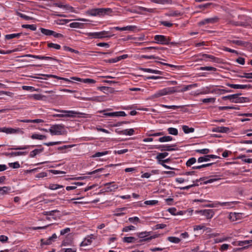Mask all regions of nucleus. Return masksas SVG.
Segmentation results:
<instances>
[{"instance_id": "f257e3e1", "label": "nucleus", "mask_w": 252, "mask_h": 252, "mask_svg": "<svg viewBox=\"0 0 252 252\" xmlns=\"http://www.w3.org/2000/svg\"><path fill=\"white\" fill-rule=\"evenodd\" d=\"M176 92L174 87H166L159 90L149 96L148 99L153 101H157L159 97L173 94Z\"/></svg>"}, {"instance_id": "f03ea898", "label": "nucleus", "mask_w": 252, "mask_h": 252, "mask_svg": "<svg viewBox=\"0 0 252 252\" xmlns=\"http://www.w3.org/2000/svg\"><path fill=\"white\" fill-rule=\"evenodd\" d=\"M49 132L52 135H62L65 133L66 130L63 125L56 124L50 126Z\"/></svg>"}, {"instance_id": "7ed1b4c3", "label": "nucleus", "mask_w": 252, "mask_h": 252, "mask_svg": "<svg viewBox=\"0 0 252 252\" xmlns=\"http://www.w3.org/2000/svg\"><path fill=\"white\" fill-rule=\"evenodd\" d=\"M112 9L109 8H94L88 10L87 14L92 16H104L112 12Z\"/></svg>"}, {"instance_id": "20e7f679", "label": "nucleus", "mask_w": 252, "mask_h": 252, "mask_svg": "<svg viewBox=\"0 0 252 252\" xmlns=\"http://www.w3.org/2000/svg\"><path fill=\"white\" fill-rule=\"evenodd\" d=\"M85 34L90 38L104 39L112 37L114 34H109V32L103 31L99 32H87Z\"/></svg>"}, {"instance_id": "39448f33", "label": "nucleus", "mask_w": 252, "mask_h": 252, "mask_svg": "<svg viewBox=\"0 0 252 252\" xmlns=\"http://www.w3.org/2000/svg\"><path fill=\"white\" fill-rule=\"evenodd\" d=\"M55 111L58 112L59 113L54 114L53 115L54 117L74 118L78 114V113L72 110L56 109Z\"/></svg>"}, {"instance_id": "423d86ee", "label": "nucleus", "mask_w": 252, "mask_h": 252, "mask_svg": "<svg viewBox=\"0 0 252 252\" xmlns=\"http://www.w3.org/2000/svg\"><path fill=\"white\" fill-rule=\"evenodd\" d=\"M0 132L5 133L7 134L22 133L23 131L20 128H12L7 127H3L0 128Z\"/></svg>"}, {"instance_id": "0eeeda50", "label": "nucleus", "mask_w": 252, "mask_h": 252, "mask_svg": "<svg viewBox=\"0 0 252 252\" xmlns=\"http://www.w3.org/2000/svg\"><path fill=\"white\" fill-rule=\"evenodd\" d=\"M154 40L156 43L161 45L168 44L170 40L169 37L163 35H156L154 37Z\"/></svg>"}, {"instance_id": "6e6552de", "label": "nucleus", "mask_w": 252, "mask_h": 252, "mask_svg": "<svg viewBox=\"0 0 252 252\" xmlns=\"http://www.w3.org/2000/svg\"><path fill=\"white\" fill-rule=\"evenodd\" d=\"M244 21H237V22H232L231 24L236 26H252V20L251 18L248 17H244Z\"/></svg>"}, {"instance_id": "1a4fd4ad", "label": "nucleus", "mask_w": 252, "mask_h": 252, "mask_svg": "<svg viewBox=\"0 0 252 252\" xmlns=\"http://www.w3.org/2000/svg\"><path fill=\"white\" fill-rule=\"evenodd\" d=\"M151 233V232L150 231H143L137 233L136 234L138 238L141 239V240H140L139 242H142L143 241H149L154 238V237L150 236Z\"/></svg>"}, {"instance_id": "9d476101", "label": "nucleus", "mask_w": 252, "mask_h": 252, "mask_svg": "<svg viewBox=\"0 0 252 252\" xmlns=\"http://www.w3.org/2000/svg\"><path fill=\"white\" fill-rule=\"evenodd\" d=\"M40 30L41 32L42 33H43V34H44L45 35H47V36L53 35L54 37H56V38H60V37H63V34L59 33H57L52 30L46 29L42 28H41L40 29Z\"/></svg>"}, {"instance_id": "9b49d317", "label": "nucleus", "mask_w": 252, "mask_h": 252, "mask_svg": "<svg viewBox=\"0 0 252 252\" xmlns=\"http://www.w3.org/2000/svg\"><path fill=\"white\" fill-rule=\"evenodd\" d=\"M219 18L217 16L204 19L198 23L199 26H202L206 24H212L217 23Z\"/></svg>"}, {"instance_id": "f8f14e48", "label": "nucleus", "mask_w": 252, "mask_h": 252, "mask_svg": "<svg viewBox=\"0 0 252 252\" xmlns=\"http://www.w3.org/2000/svg\"><path fill=\"white\" fill-rule=\"evenodd\" d=\"M195 213L200 214L201 215L205 216L207 219H211L214 215V213L212 210L206 209L199 211H196Z\"/></svg>"}, {"instance_id": "ddd939ff", "label": "nucleus", "mask_w": 252, "mask_h": 252, "mask_svg": "<svg viewBox=\"0 0 252 252\" xmlns=\"http://www.w3.org/2000/svg\"><path fill=\"white\" fill-rule=\"evenodd\" d=\"M226 85L231 88L234 89H250L252 88V85L250 84L241 85V84H232L227 83Z\"/></svg>"}, {"instance_id": "4468645a", "label": "nucleus", "mask_w": 252, "mask_h": 252, "mask_svg": "<svg viewBox=\"0 0 252 252\" xmlns=\"http://www.w3.org/2000/svg\"><path fill=\"white\" fill-rule=\"evenodd\" d=\"M244 216L243 213H230L229 215V219L232 221H235L241 220Z\"/></svg>"}, {"instance_id": "2eb2a0df", "label": "nucleus", "mask_w": 252, "mask_h": 252, "mask_svg": "<svg viewBox=\"0 0 252 252\" xmlns=\"http://www.w3.org/2000/svg\"><path fill=\"white\" fill-rule=\"evenodd\" d=\"M212 132L227 133L230 132V128L225 126H216L212 128Z\"/></svg>"}, {"instance_id": "dca6fc26", "label": "nucleus", "mask_w": 252, "mask_h": 252, "mask_svg": "<svg viewBox=\"0 0 252 252\" xmlns=\"http://www.w3.org/2000/svg\"><path fill=\"white\" fill-rule=\"evenodd\" d=\"M237 203V201L222 202L221 207L223 209H231L233 208Z\"/></svg>"}, {"instance_id": "f3484780", "label": "nucleus", "mask_w": 252, "mask_h": 252, "mask_svg": "<svg viewBox=\"0 0 252 252\" xmlns=\"http://www.w3.org/2000/svg\"><path fill=\"white\" fill-rule=\"evenodd\" d=\"M57 238V236L55 233H54L51 236L49 237L47 239L41 240L42 244L45 245H49L52 244L56 239Z\"/></svg>"}, {"instance_id": "a211bd4d", "label": "nucleus", "mask_w": 252, "mask_h": 252, "mask_svg": "<svg viewBox=\"0 0 252 252\" xmlns=\"http://www.w3.org/2000/svg\"><path fill=\"white\" fill-rule=\"evenodd\" d=\"M198 58L197 61H208L209 59L213 60L215 57L212 55L205 54H200L197 55Z\"/></svg>"}, {"instance_id": "6ab92c4d", "label": "nucleus", "mask_w": 252, "mask_h": 252, "mask_svg": "<svg viewBox=\"0 0 252 252\" xmlns=\"http://www.w3.org/2000/svg\"><path fill=\"white\" fill-rule=\"evenodd\" d=\"M136 27L135 26L133 25H129L127 26L126 27H115L113 28L112 29H115L117 31H133L136 29Z\"/></svg>"}, {"instance_id": "aec40b11", "label": "nucleus", "mask_w": 252, "mask_h": 252, "mask_svg": "<svg viewBox=\"0 0 252 252\" xmlns=\"http://www.w3.org/2000/svg\"><path fill=\"white\" fill-rule=\"evenodd\" d=\"M222 99L226 100L229 99L232 102H238V94H233L227 96H224L222 97Z\"/></svg>"}, {"instance_id": "412c9836", "label": "nucleus", "mask_w": 252, "mask_h": 252, "mask_svg": "<svg viewBox=\"0 0 252 252\" xmlns=\"http://www.w3.org/2000/svg\"><path fill=\"white\" fill-rule=\"evenodd\" d=\"M29 98L36 100H44L46 97L41 94H31L28 96Z\"/></svg>"}, {"instance_id": "4be33fe9", "label": "nucleus", "mask_w": 252, "mask_h": 252, "mask_svg": "<svg viewBox=\"0 0 252 252\" xmlns=\"http://www.w3.org/2000/svg\"><path fill=\"white\" fill-rule=\"evenodd\" d=\"M105 186H106V190L107 191H114L118 188L117 185L114 184L111 182L106 183Z\"/></svg>"}, {"instance_id": "5701e85b", "label": "nucleus", "mask_w": 252, "mask_h": 252, "mask_svg": "<svg viewBox=\"0 0 252 252\" xmlns=\"http://www.w3.org/2000/svg\"><path fill=\"white\" fill-rule=\"evenodd\" d=\"M123 242L128 244L135 243L138 242V239L132 236L125 237L123 238Z\"/></svg>"}, {"instance_id": "b1692460", "label": "nucleus", "mask_w": 252, "mask_h": 252, "mask_svg": "<svg viewBox=\"0 0 252 252\" xmlns=\"http://www.w3.org/2000/svg\"><path fill=\"white\" fill-rule=\"evenodd\" d=\"M175 147V145H160L159 148H161V151H172L176 150V148L173 147Z\"/></svg>"}, {"instance_id": "393cba45", "label": "nucleus", "mask_w": 252, "mask_h": 252, "mask_svg": "<svg viewBox=\"0 0 252 252\" xmlns=\"http://www.w3.org/2000/svg\"><path fill=\"white\" fill-rule=\"evenodd\" d=\"M27 152H14L9 153H6L5 155L9 157H14L21 156H25L27 154Z\"/></svg>"}, {"instance_id": "a878e982", "label": "nucleus", "mask_w": 252, "mask_h": 252, "mask_svg": "<svg viewBox=\"0 0 252 252\" xmlns=\"http://www.w3.org/2000/svg\"><path fill=\"white\" fill-rule=\"evenodd\" d=\"M54 5L58 6L61 8H62L64 10H66L69 11H71L72 9V7L69 5L63 4L62 3H55L54 4Z\"/></svg>"}, {"instance_id": "bb28decb", "label": "nucleus", "mask_w": 252, "mask_h": 252, "mask_svg": "<svg viewBox=\"0 0 252 252\" xmlns=\"http://www.w3.org/2000/svg\"><path fill=\"white\" fill-rule=\"evenodd\" d=\"M92 242V237L90 236H88L86 237L84 240L80 244V246L84 247L87 246L91 244Z\"/></svg>"}, {"instance_id": "cd10ccee", "label": "nucleus", "mask_w": 252, "mask_h": 252, "mask_svg": "<svg viewBox=\"0 0 252 252\" xmlns=\"http://www.w3.org/2000/svg\"><path fill=\"white\" fill-rule=\"evenodd\" d=\"M42 76H46L48 78H56L58 80H64L66 82H69V80L67 78H63V77H59L58 76H56L55 75H52V74H41Z\"/></svg>"}, {"instance_id": "c85d7f7f", "label": "nucleus", "mask_w": 252, "mask_h": 252, "mask_svg": "<svg viewBox=\"0 0 252 252\" xmlns=\"http://www.w3.org/2000/svg\"><path fill=\"white\" fill-rule=\"evenodd\" d=\"M142 70L145 72L155 73L157 74H161V72L158 70H155L148 68H143L141 69Z\"/></svg>"}, {"instance_id": "c756f323", "label": "nucleus", "mask_w": 252, "mask_h": 252, "mask_svg": "<svg viewBox=\"0 0 252 252\" xmlns=\"http://www.w3.org/2000/svg\"><path fill=\"white\" fill-rule=\"evenodd\" d=\"M69 27L72 28H82L83 24L79 22H74L70 23Z\"/></svg>"}, {"instance_id": "7c9ffc66", "label": "nucleus", "mask_w": 252, "mask_h": 252, "mask_svg": "<svg viewBox=\"0 0 252 252\" xmlns=\"http://www.w3.org/2000/svg\"><path fill=\"white\" fill-rule=\"evenodd\" d=\"M211 94H215L218 95H220L224 94L223 89H218L217 88H214V86H212V90L211 92Z\"/></svg>"}, {"instance_id": "2f4dec72", "label": "nucleus", "mask_w": 252, "mask_h": 252, "mask_svg": "<svg viewBox=\"0 0 252 252\" xmlns=\"http://www.w3.org/2000/svg\"><path fill=\"white\" fill-rule=\"evenodd\" d=\"M201 93L202 94H211L212 90L211 86H208L206 87H203L201 89Z\"/></svg>"}, {"instance_id": "473e14b6", "label": "nucleus", "mask_w": 252, "mask_h": 252, "mask_svg": "<svg viewBox=\"0 0 252 252\" xmlns=\"http://www.w3.org/2000/svg\"><path fill=\"white\" fill-rule=\"evenodd\" d=\"M22 89L24 90L30 91L31 92H33L34 91H39L40 90L39 89H35L34 87L32 86H23L22 87Z\"/></svg>"}, {"instance_id": "72a5a7b5", "label": "nucleus", "mask_w": 252, "mask_h": 252, "mask_svg": "<svg viewBox=\"0 0 252 252\" xmlns=\"http://www.w3.org/2000/svg\"><path fill=\"white\" fill-rule=\"evenodd\" d=\"M167 240L170 242L174 243V244H178L181 241V239L178 237L170 236L167 237Z\"/></svg>"}, {"instance_id": "f704fd0d", "label": "nucleus", "mask_w": 252, "mask_h": 252, "mask_svg": "<svg viewBox=\"0 0 252 252\" xmlns=\"http://www.w3.org/2000/svg\"><path fill=\"white\" fill-rule=\"evenodd\" d=\"M173 140V138L170 136H164L160 137L158 139V141L160 142H166L171 141Z\"/></svg>"}, {"instance_id": "c9c22d12", "label": "nucleus", "mask_w": 252, "mask_h": 252, "mask_svg": "<svg viewBox=\"0 0 252 252\" xmlns=\"http://www.w3.org/2000/svg\"><path fill=\"white\" fill-rule=\"evenodd\" d=\"M31 138L33 139L44 140L46 139V136L41 134L34 133L32 135Z\"/></svg>"}, {"instance_id": "e433bc0d", "label": "nucleus", "mask_w": 252, "mask_h": 252, "mask_svg": "<svg viewBox=\"0 0 252 252\" xmlns=\"http://www.w3.org/2000/svg\"><path fill=\"white\" fill-rule=\"evenodd\" d=\"M183 131L187 134L192 133L194 132V129L192 127H189L187 126H182Z\"/></svg>"}, {"instance_id": "4c0bfd02", "label": "nucleus", "mask_w": 252, "mask_h": 252, "mask_svg": "<svg viewBox=\"0 0 252 252\" xmlns=\"http://www.w3.org/2000/svg\"><path fill=\"white\" fill-rule=\"evenodd\" d=\"M198 87V84H196V83H194V84H190V85H187L186 86H185L182 90V92H185V91H187L188 90H189L192 88H195L196 87Z\"/></svg>"}, {"instance_id": "58836bf2", "label": "nucleus", "mask_w": 252, "mask_h": 252, "mask_svg": "<svg viewBox=\"0 0 252 252\" xmlns=\"http://www.w3.org/2000/svg\"><path fill=\"white\" fill-rule=\"evenodd\" d=\"M21 35V33L9 34L5 35V38L6 39H11L14 38H18Z\"/></svg>"}, {"instance_id": "ea45409f", "label": "nucleus", "mask_w": 252, "mask_h": 252, "mask_svg": "<svg viewBox=\"0 0 252 252\" xmlns=\"http://www.w3.org/2000/svg\"><path fill=\"white\" fill-rule=\"evenodd\" d=\"M134 130L132 128L126 129L122 131L121 133L126 135H132L134 134Z\"/></svg>"}, {"instance_id": "a19ab883", "label": "nucleus", "mask_w": 252, "mask_h": 252, "mask_svg": "<svg viewBox=\"0 0 252 252\" xmlns=\"http://www.w3.org/2000/svg\"><path fill=\"white\" fill-rule=\"evenodd\" d=\"M126 116L124 111L113 112V117H125Z\"/></svg>"}, {"instance_id": "79ce46f5", "label": "nucleus", "mask_w": 252, "mask_h": 252, "mask_svg": "<svg viewBox=\"0 0 252 252\" xmlns=\"http://www.w3.org/2000/svg\"><path fill=\"white\" fill-rule=\"evenodd\" d=\"M152 1L161 4H171L172 2L171 0H152Z\"/></svg>"}, {"instance_id": "37998d69", "label": "nucleus", "mask_w": 252, "mask_h": 252, "mask_svg": "<svg viewBox=\"0 0 252 252\" xmlns=\"http://www.w3.org/2000/svg\"><path fill=\"white\" fill-rule=\"evenodd\" d=\"M229 237H222L219 238H216L214 239V243H221L224 241H226L229 239Z\"/></svg>"}, {"instance_id": "c03bdc74", "label": "nucleus", "mask_w": 252, "mask_h": 252, "mask_svg": "<svg viewBox=\"0 0 252 252\" xmlns=\"http://www.w3.org/2000/svg\"><path fill=\"white\" fill-rule=\"evenodd\" d=\"M63 188V186L55 184H50L48 187V188L51 190H56Z\"/></svg>"}, {"instance_id": "a18cd8bd", "label": "nucleus", "mask_w": 252, "mask_h": 252, "mask_svg": "<svg viewBox=\"0 0 252 252\" xmlns=\"http://www.w3.org/2000/svg\"><path fill=\"white\" fill-rule=\"evenodd\" d=\"M210 161L209 157L208 155H205L203 157H199L197 159V162L198 163H201L203 162H207Z\"/></svg>"}, {"instance_id": "49530a36", "label": "nucleus", "mask_w": 252, "mask_h": 252, "mask_svg": "<svg viewBox=\"0 0 252 252\" xmlns=\"http://www.w3.org/2000/svg\"><path fill=\"white\" fill-rule=\"evenodd\" d=\"M167 131L170 134L173 135H177L178 134V130L177 128L174 127H169Z\"/></svg>"}, {"instance_id": "de8ad7c7", "label": "nucleus", "mask_w": 252, "mask_h": 252, "mask_svg": "<svg viewBox=\"0 0 252 252\" xmlns=\"http://www.w3.org/2000/svg\"><path fill=\"white\" fill-rule=\"evenodd\" d=\"M128 221L134 224H137L140 222V220L137 217H130L128 218Z\"/></svg>"}, {"instance_id": "09e8293b", "label": "nucleus", "mask_w": 252, "mask_h": 252, "mask_svg": "<svg viewBox=\"0 0 252 252\" xmlns=\"http://www.w3.org/2000/svg\"><path fill=\"white\" fill-rule=\"evenodd\" d=\"M43 151V149H35L33 151H32L30 154V156L31 158H34L37 155L39 154L41 152H42Z\"/></svg>"}, {"instance_id": "8fccbe9b", "label": "nucleus", "mask_w": 252, "mask_h": 252, "mask_svg": "<svg viewBox=\"0 0 252 252\" xmlns=\"http://www.w3.org/2000/svg\"><path fill=\"white\" fill-rule=\"evenodd\" d=\"M222 202L216 201V202L213 203L212 204L206 205H205V206L208 207H212V208L218 207L219 206L221 207L222 206V204H221Z\"/></svg>"}, {"instance_id": "3c124183", "label": "nucleus", "mask_w": 252, "mask_h": 252, "mask_svg": "<svg viewBox=\"0 0 252 252\" xmlns=\"http://www.w3.org/2000/svg\"><path fill=\"white\" fill-rule=\"evenodd\" d=\"M168 155H169L168 153L167 152L159 153L157 155L156 158L158 160L160 161L161 159H163V158H166V157H167L168 156Z\"/></svg>"}, {"instance_id": "603ef678", "label": "nucleus", "mask_w": 252, "mask_h": 252, "mask_svg": "<svg viewBox=\"0 0 252 252\" xmlns=\"http://www.w3.org/2000/svg\"><path fill=\"white\" fill-rule=\"evenodd\" d=\"M109 153V151H105L101 152H96L94 155L93 156V158L100 157L103 156L108 155Z\"/></svg>"}, {"instance_id": "864d4df0", "label": "nucleus", "mask_w": 252, "mask_h": 252, "mask_svg": "<svg viewBox=\"0 0 252 252\" xmlns=\"http://www.w3.org/2000/svg\"><path fill=\"white\" fill-rule=\"evenodd\" d=\"M144 203L147 205L154 206L158 203V201L156 200H147L144 201Z\"/></svg>"}, {"instance_id": "5fc2aeb1", "label": "nucleus", "mask_w": 252, "mask_h": 252, "mask_svg": "<svg viewBox=\"0 0 252 252\" xmlns=\"http://www.w3.org/2000/svg\"><path fill=\"white\" fill-rule=\"evenodd\" d=\"M196 162V159L195 158H191L187 160L186 162V165L187 166H190L191 165L194 164Z\"/></svg>"}, {"instance_id": "6e6d98bb", "label": "nucleus", "mask_w": 252, "mask_h": 252, "mask_svg": "<svg viewBox=\"0 0 252 252\" xmlns=\"http://www.w3.org/2000/svg\"><path fill=\"white\" fill-rule=\"evenodd\" d=\"M22 27L23 28L29 29L32 31H34L36 29V26L35 25H23Z\"/></svg>"}, {"instance_id": "4d7b16f0", "label": "nucleus", "mask_w": 252, "mask_h": 252, "mask_svg": "<svg viewBox=\"0 0 252 252\" xmlns=\"http://www.w3.org/2000/svg\"><path fill=\"white\" fill-rule=\"evenodd\" d=\"M83 83L88 84H94L96 83V81L93 79L84 78Z\"/></svg>"}, {"instance_id": "13d9d810", "label": "nucleus", "mask_w": 252, "mask_h": 252, "mask_svg": "<svg viewBox=\"0 0 252 252\" xmlns=\"http://www.w3.org/2000/svg\"><path fill=\"white\" fill-rule=\"evenodd\" d=\"M160 106L162 107H164V108H168V109H173V110H175V109H176L177 108H179L181 107V106L167 105H164V104H160Z\"/></svg>"}, {"instance_id": "bf43d9fd", "label": "nucleus", "mask_w": 252, "mask_h": 252, "mask_svg": "<svg viewBox=\"0 0 252 252\" xmlns=\"http://www.w3.org/2000/svg\"><path fill=\"white\" fill-rule=\"evenodd\" d=\"M216 101V98L214 97L206 98L202 99V101L203 103H214Z\"/></svg>"}, {"instance_id": "052dcab7", "label": "nucleus", "mask_w": 252, "mask_h": 252, "mask_svg": "<svg viewBox=\"0 0 252 252\" xmlns=\"http://www.w3.org/2000/svg\"><path fill=\"white\" fill-rule=\"evenodd\" d=\"M195 152L196 153H200L203 155H206L210 153V150L209 149H198L196 150Z\"/></svg>"}, {"instance_id": "680f3d73", "label": "nucleus", "mask_w": 252, "mask_h": 252, "mask_svg": "<svg viewBox=\"0 0 252 252\" xmlns=\"http://www.w3.org/2000/svg\"><path fill=\"white\" fill-rule=\"evenodd\" d=\"M136 229V228L135 226L133 225H129L127 226H125L123 229V232H128L131 230H135Z\"/></svg>"}, {"instance_id": "e2e57ef3", "label": "nucleus", "mask_w": 252, "mask_h": 252, "mask_svg": "<svg viewBox=\"0 0 252 252\" xmlns=\"http://www.w3.org/2000/svg\"><path fill=\"white\" fill-rule=\"evenodd\" d=\"M252 243V240H245L238 242V246H244Z\"/></svg>"}, {"instance_id": "0e129e2a", "label": "nucleus", "mask_w": 252, "mask_h": 252, "mask_svg": "<svg viewBox=\"0 0 252 252\" xmlns=\"http://www.w3.org/2000/svg\"><path fill=\"white\" fill-rule=\"evenodd\" d=\"M48 46L49 48H52L55 49L56 50H59L61 48V46L59 44L53 43H48Z\"/></svg>"}, {"instance_id": "69168bd1", "label": "nucleus", "mask_w": 252, "mask_h": 252, "mask_svg": "<svg viewBox=\"0 0 252 252\" xmlns=\"http://www.w3.org/2000/svg\"><path fill=\"white\" fill-rule=\"evenodd\" d=\"M10 188L7 187H0V194H4L8 192Z\"/></svg>"}, {"instance_id": "338daca9", "label": "nucleus", "mask_w": 252, "mask_h": 252, "mask_svg": "<svg viewBox=\"0 0 252 252\" xmlns=\"http://www.w3.org/2000/svg\"><path fill=\"white\" fill-rule=\"evenodd\" d=\"M239 158L241 159L242 161L246 163H252V158H246L245 155H242L239 157Z\"/></svg>"}, {"instance_id": "774afa93", "label": "nucleus", "mask_w": 252, "mask_h": 252, "mask_svg": "<svg viewBox=\"0 0 252 252\" xmlns=\"http://www.w3.org/2000/svg\"><path fill=\"white\" fill-rule=\"evenodd\" d=\"M76 249L75 248H63L62 249L61 251L63 252H76Z\"/></svg>"}]
</instances>
